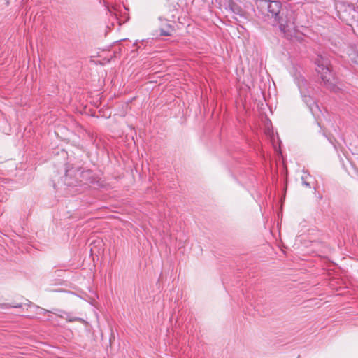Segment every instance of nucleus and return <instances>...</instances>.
<instances>
[{
  "label": "nucleus",
  "instance_id": "nucleus-1",
  "mask_svg": "<svg viewBox=\"0 0 358 358\" xmlns=\"http://www.w3.org/2000/svg\"><path fill=\"white\" fill-rule=\"evenodd\" d=\"M262 8L267 10L266 15L268 19L273 20L275 24H278L284 36L289 38L295 31V17L292 11L283 8L278 1L264 0L261 1Z\"/></svg>",
  "mask_w": 358,
  "mask_h": 358
},
{
  "label": "nucleus",
  "instance_id": "nucleus-2",
  "mask_svg": "<svg viewBox=\"0 0 358 358\" xmlns=\"http://www.w3.org/2000/svg\"><path fill=\"white\" fill-rule=\"evenodd\" d=\"M316 71L320 75V78L324 84L330 90H335V85L333 83L334 77L329 68V61L327 58L318 55L315 59Z\"/></svg>",
  "mask_w": 358,
  "mask_h": 358
},
{
  "label": "nucleus",
  "instance_id": "nucleus-3",
  "mask_svg": "<svg viewBox=\"0 0 358 358\" xmlns=\"http://www.w3.org/2000/svg\"><path fill=\"white\" fill-rule=\"evenodd\" d=\"M80 174L82 178L80 181L83 182L85 184L90 185L95 183L96 178L94 177L91 171L87 170L82 171Z\"/></svg>",
  "mask_w": 358,
  "mask_h": 358
},
{
  "label": "nucleus",
  "instance_id": "nucleus-4",
  "mask_svg": "<svg viewBox=\"0 0 358 358\" xmlns=\"http://www.w3.org/2000/svg\"><path fill=\"white\" fill-rule=\"evenodd\" d=\"M173 31V29L172 28V27L170 24H167L166 27L160 29V35L169 36L172 34Z\"/></svg>",
  "mask_w": 358,
  "mask_h": 358
},
{
  "label": "nucleus",
  "instance_id": "nucleus-5",
  "mask_svg": "<svg viewBox=\"0 0 358 358\" xmlns=\"http://www.w3.org/2000/svg\"><path fill=\"white\" fill-rule=\"evenodd\" d=\"M304 102L308 106L310 110L313 112V106L317 108L314 100L309 96H303Z\"/></svg>",
  "mask_w": 358,
  "mask_h": 358
},
{
  "label": "nucleus",
  "instance_id": "nucleus-6",
  "mask_svg": "<svg viewBox=\"0 0 358 358\" xmlns=\"http://www.w3.org/2000/svg\"><path fill=\"white\" fill-rule=\"evenodd\" d=\"M352 62L358 65V53L352 52L350 55Z\"/></svg>",
  "mask_w": 358,
  "mask_h": 358
},
{
  "label": "nucleus",
  "instance_id": "nucleus-7",
  "mask_svg": "<svg viewBox=\"0 0 358 358\" xmlns=\"http://www.w3.org/2000/svg\"><path fill=\"white\" fill-rule=\"evenodd\" d=\"M306 179H307V176H303L301 177L302 183H303V185H305L306 187L310 188V183H309V182H308L306 181Z\"/></svg>",
  "mask_w": 358,
  "mask_h": 358
},
{
  "label": "nucleus",
  "instance_id": "nucleus-8",
  "mask_svg": "<svg viewBox=\"0 0 358 358\" xmlns=\"http://www.w3.org/2000/svg\"><path fill=\"white\" fill-rule=\"evenodd\" d=\"M232 9L235 13L238 14L240 16H243L244 12L241 9L238 8H233Z\"/></svg>",
  "mask_w": 358,
  "mask_h": 358
},
{
  "label": "nucleus",
  "instance_id": "nucleus-9",
  "mask_svg": "<svg viewBox=\"0 0 358 358\" xmlns=\"http://www.w3.org/2000/svg\"><path fill=\"white\" fill-rule=\"evenodd\" d=\"M3 306H5L6 307H13V308H21L22 307V305L19 304V303L10 305V306L8 304H3Z\"/></svg>",
  "mask_w": 358,
  "mask_h": 358
},
{
  "label": "nucleus",
  "instance_id": "nucleus-10",
  "mask_svg": "<svg viewBox=\"0 0 358 358\" xmlns=\"http://www.w3.org/2000/svg\"><path fill=\"white\" fill-rule=\"evenodd\" d=\"M68 320L70 322H72V321L80 320V319L79 318H73V319H68Z\"/></svg>",
  "mask_w": 358,
  "mask_h": 358
},
{
  "label": "nucleus",
  "instance_id": "nucleus-11",
  "mask_svg": "<svg viewBox=\"0 0 358 358\" xmlns=\"http://www.w3.org/2000/svg\"><path fill=\"white\" fill-rule=\"evenodd\" d=\"M357 25H358V20H357Z\"/></svg>",
  "mask_w": 358,
  "mask_h": 358
}]
</instances>
